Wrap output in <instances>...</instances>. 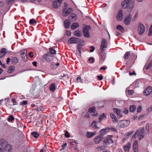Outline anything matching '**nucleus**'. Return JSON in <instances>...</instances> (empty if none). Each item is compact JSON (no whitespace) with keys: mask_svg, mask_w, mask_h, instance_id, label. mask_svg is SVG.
I'll return each mask as SVG.
<instances>
[{"mask_svg":"<svg viewBox=\"0 0 152 152\" xmlns=\"http://www.w3.org/2000/svg\"><path fill=\"white\" fill-rule=\"evenodd\" d=\"M135 0H124L121 3L122 7L124 9H127V11L131 12L134 6Z\"/></svg>","mask_w":152,"mask_h":152,"instance_id":"f257e3e1","label":"nucleus"},{"mask_svg":"<svg viewBox=\"0 0 152 152\" xmlns=\"http://www.w3.org/2000/svg\"><path fill=\"white\" fill-rule=\"evenodd\" d=\"M11 150V146L7 143L5 139L0 140V152H10Z\"/></svg>","mask_w":152,"mask_h":152,"instance_id":"f03ea898","label":"nucleus"},{"mask_svg":"<svg viewBox=\"0 0 152 152\" xmlns=\"http://www.w3.org/2000/svg\"><path fill=\"white\" fill-rule=\"evenodd\" d=\"M144 128H140L136 131L135 133L132 135V139H134L136 137H138L139 139L140 140L144 137Z\"/></svg>","mask_w":152,"mask_h":152,"instance_id":"7ed1b4c3","label":"nucleus"},{"mask_svg":"<svg viewBox=\"0 0 152 152\" xmlns=\"http://www.w3.org/2000/svg\"><path fill=\"white\" fill-rule=\"evenodd\" d=\"M130 123L129 120H121L116 125L119 128H123L127 126Z\"/></svg>","mask_w":152,"mask_h":152,"instance_id":"20e7f679","label":"nucleus"},{"mask_svg":"<svg viewBox=\"0 0 152 152\" xmlns=\"http://www.w3.org/2000/svg\"><path fill=\"white\" fill-rule=\"evenodd\" d=\"M91 27L89 26H86L83 28V36L85 37H89L90 34L89 30H90Z\"/></svg>","mask_w":152,"mask_h":152,"instance_id":"39448f33","label":"nucleus"},{"mask_svg":"<svg viewBox=\"0 0 152 152\" xmlns=\"http://www.w3.org/2000/svg\"><path fill=\"white\" fill-rule=\"evenodd\" d=\"M145 30V28L144 27L143 24L140 22L138 26V33L140 35H142L144 33Z\"/></svg>","mask_w":152,"mask_h":152,"instance_id":"423d86ee","label":"nucleus"},{"mask_svg":"<svg viewBox=\"0 0 152 152\" xmlns=\"http://www.w3.org/2000/svg\"><path fill=\"white\" fill-rule=\"evenodd\" d=\"M43 58L47 61L50 62L53 60V56L50 52H48L43 55Z\"/></svg>","mask_w":152,"mask_h":152,"instance_id":"0eeeda50","label":"nucleus"},{"mask_svg":"<svg viewBox=\"0 0 152 152\" xmlns=\"http://www.w3.org/2000/svg\"><path fill=\"white\" fill-rule=\"evenodd\" d=\"M107 48V41L106 39L102 38V39L100 49L102 52L105 50Z\"/></svg>","mask_w":152,"mask_h":152,"instance_id":"6e6552de","label":"nucleus"},{"mask_svg":"<svg viewBox=\"0 0 152 152\" xmlns=\"http://www.w3.org/2000/svg\"><path fill=\"white\" fill-rule=\"evenodd\" d=\"M62 0H55L52 3L53 8L57 9L60 6L61 4Z\"/></svg>","mask_w":152,"mask_h":152,"instance_id":"1a4fd4ad","label":"nucleus"},{"mask_svg":"<svg viewBox=\"0 0 152 152\" xmlns=\"http://www.w3.org/2000/svg\"><path fill=\"white\" fill-rule=\"evenodd\" d=\"M21 51V56L22 57V60L23 61L26 62L27 60V58L26 54L27 50L26 49H24Z\"/></svg>","mask_w":152,"mask_h":152,"instance_id":"9d476101","label":"nucleus"},{"mask_svg":"<svg viewBox=\"0 0 152 152\" xmlns=\"http://www.w3.org/2000/svg\"><path fill=\"white\" fill-rule=\"evenodd\" d=\"M132 16L131 14L127 15L125 20L124 21V23L126 25H128L130 24L132 19Z\"/></svg>","mask_w":152,"mask_h":152,"instance_id":"9b49d317","label":"nucleus"},{"mask_svg":"<svg viewBox=\"0 0 152 152\" xmlns=\"http://www.w3.org/2000/svg\"><path fill=\"white\" fill-rule=\"evenodd\" d=\"M79 41V39L78 38H76L74 37L70 38L68 42L70 44H76Z\"/></svg>","mask_w":152,"mask_h":152,"instance_id":"f8f14e48","label":"nucleus"},{"mask_svg":"<svg viewBox=\"0 0 152 152\" xmlns=\"http://www.w3.org/2000/svg\"><path fill=\"white\" fill-rule=\"evenodd\" d=\"M113 111L116 114V115L118 119L121 118L123 117V116L121 113V110L117 108H114Z\"/></svg>","mask_w":152,"mask_h":152,"instance_id":"ddd939ff","label":"nucleus"},{"mask_svg":"<svg viewBox=\"0 0 152 152\" xmlns=\"http://www.w3.org/2000/svg\"><path fill=\"white\" fill-rule=\"evenodd\" d=\"M152 91V88L150 86H148L146 89L144 91V95L147 96L150 95Z\"/></svg>","mask_w":152,"mask_h":152,"instance_id":"4468645a","label":"nucleus"},{"mask_svg":"<svg viewBox=\"0 0 152 152\" xmlns=\"http://www.w3.org/2000/svg\"><path fill=\"white\" fill-rule=\"evenodd\" d=\"M73 12V10L71 8H69L67 11L65 9H64L63 10L62 15L64 17L67 16Z\"/></svg>","mask_w":152,"mask_h":152,"instance_id":"2eb2a0df","label":"nucleus"},{"mask_svg":"<svg viewBox=\"0 0 152 152\" xmlns=\"http://www.w3.org/2000/svg\"><path fill=\"white\" fill-rule=\"evenodd\" d=\"M123 11L120 10L119 11L116 15V18L118 21H121L123 18Z\"/></svg>","mask_w":152,"mask_h":152,"instance_id":"dca6fc26","label":"nucleus"},{"mask_svg":"<svg viewBox=\"0 0 152 152\" xmlns=\"http://www.w3.org/2000/svg\"><path fill=\"white\" fill-rule=\"evenodd\" d=\"M110 118L113 121V122L114 123H117L118 122V119H117L114 114L112 113H110Z\"/></svg>","mask_w":152,"mask_h":152,"instance_id":"f3484780","label":"nucleus"},{"mask_svg":"<svg viewBox=\"0 0 152 152\" xmlns=\"http://www.w3.org/2000/svg\"><path fill=\"white\" fill-rule=\"evenodd\" d=\"M102 137L101 135H98L94 138V141L96 144H98L102 140Z\"/></svg>","mask_w":152,"mask_h":152,"instance_id":"a211bd4d","label":"nucleus"},{"mask_svg":"<svg viewBox=\"0 0 152 152\" xmlns=\"http://www.w3.org/2000/svg\"><path fill=\"white\" fill-rule=\"evenodd\" d=\"M131 143L130 142H128L124 146V149L126 152H129V149L130 148Z\"/></svg>","mask_w":152,"mask_h":152,"instance_id":"6ab92c4d","label":"nucleus"},{"mask_svg":"<svg viewBox=\"0 0 152 152\" xmlns=\"http://www.w3.org/2000/svg\"><path fill=\"white\" fill-rule=\"evenodd\" d=\"M109 131H107L106 128L104 129H102L99 131V133L100 134L99 135H101V137H103V136L104 135L106 134Z\"/></svg>","mask_w":152,"mask_h":152,"instance_id":"aec40b11","label":"nucleus"},{"mask_svg":"<svg viewBox=\"0 0 152 152\" xmlns=\"http://www.w3.org/2000/svg\"><path fill=\"white\" fill-rule=\"evenodd\" d=\"M77 16L76 14L73 13L69 17V19L72 21H74L77 19Z\"/></svg>","mask_w":152,"mask_h":152,"instance_id":"412c9836","label":"nucleus"},{"mask_svg":"<svg viewBox=\"0 0 152 152\" xmlns=\"http://www.w3.org/2000/svg\"><path fill=\"white\" fill-rule=\"evenodd\" d=\"M6 53V49L5 48H3L0 51V58H1L5 56Z\"/></svg>","mask_w":152,"mask_h":152,"instance_id":"4be33fe9","label":"nucleus"},{"mask_svg":"<svg viewBox=\"0 0 152 152\" xmlns=\"http://www.w3.org/2000/svg\"><path fill=\"white\" fill-rule=\"evenodd\" d=\"M114 141L113 140H108L107 139H105L104 140V143L107 145H109L113 143Z\"/></svg>","mask_w":152,"mask_h":152,"instance_id":"5701e85b","label":"nucleus"},{"mask_svg":"<svg viewBox=\"0 0 152 152\" xmlns=\"http://www.w3.org/2000/svg\"><path fill=\"white\" fill-rule=\"evenodd\" d=\"M95 134V133L92 132H88L86 133V136L87 138H91Z\"/></svg>","mask_w":152,"mask_h":152,"instance_id":"b1692460","label":"nucleus"},{"mask_svg":"<svg viewBox=\"0 0 152 152\" xmlns=\"http://www.w3.org/2000/svg\"><path fill=\"white\" fill-rule=\"evenodd\" d=\"M64 24L65 28H68L70 26V23L69 20H66L64 22Z\"/></svg>","mask_w":152,"mask_h":152,"instance_id":"393cba45","label":"nucleus"},{"mask_svg":"<svg viewBox=\"0 0 152 152\" xmlns=\"http://www.w3.org/2000/svg\"><path fill=\"white\" fill-rule=\"evenodd\" d=\"M107 131L110 130V131H112L113 132H117L118 131L114 127L111 126H108L106 128Z\"/></svg>","mask_w":152,"mask_h":152,"instance_id":"a878e982","label":"nucleus"},{"mask_svg":"<svg viewBox=\"0 0 152 152\" xmlns=\"http://www.w3.org/2000/svg\"><path fill=\"white\" fill-rule=\"evenodd\" d=\"M49 89L50 91H54L56 89V85L54 83H51L50 85Z\"/></svg>","mask_w":152,"mask_h":152,"instance_id":"bb28decb","label":"nucleus"},{"mask_svg":"<svg viewBox=\"0 0 152 152\" xmlns=\"http://www.w3.org/2000/svg\"><path fill=\"white\" fill-rule=\"evenodd\" d=\"M79 26V24L77 22H75L71 26V28L72 29H75V28L78 27Z\"/></svg>","mask_w":152,"mask_h":152,"instance_id":"cd10ccee","label":"nucleus"},{"mask_svg":"<svg viewBox=\"0 0 152 152\" xmlns=\"http://www.w3.org/2000/svg\"><path fill=\"white\" fill-rule=\"evenodd\" d=\"M74 34L75 36L78 37H80L81 35V31L78 30H76L74 32Z\"/></svg>","mask_w":152,"mask_h":152,"instance_id":"c85d7f7f","label":"nucleus"},{"mask_svg":"<svg viewBox=\"0 0 152 152\" xmlns=\"http://www.w3.org/2000/svg\"><path fill=\"white\" fill-rule=\"evenodd\" d=\"M98 123L97 121H94L92 122L91 124V126L92 127L96 129H99V128L98 126H96V123Z\"/></svg>","mask_w":152,"mask_h":152,"instance_id":"c756f323","label":"nucleus"},{"mask_svg":"<svg viewBox=\"0 0 152 152\" xmlns=\"http://www.w3.org/2000/svg\"><path fill=\"white\" fill-rule=\"evenodd\" d=\"M106 116L104 114H102V115L99 116V120L100 123H101V121L104 119H106Z\"/></svg>","mask_w":152,"mask_h":152,"instance_id":"7c9ffc66","label":"nucleus"},{"mask_svg":"<svg viewBox=\"0 0 152 152\" xmlns=\"http://www.w3.org/2000/svg\"><path fill=\"white\" fill-rule=\"evenodd\" d=\"M116 29L120 30L122 33H124V28L121 25H118L116 26Z\"/></svg>","mask_w":152,"mask_h":152,"instance_id":"2f4dec72","label":"nucleus"},{"mask_svg":"<svg viewBox=\"0 0 152 152\" xmlns=\"http://www.w3.org/2000/svg\"><path fill=\"white\" fill-rule=\"evenodd\" d=\"M31 134L32 136L34 137L36 139L38 138L39 135V133L36 132H32L31 133Z\"/></svg>","mask_w":152,"mask_h":152,"instance_id":"473e14b6","label":"nucleus"},{"mask_svg":"<svg viewBox=\"0 0 152 152\" xmlns=\"http://www.w3.org/2000/svg\"><path fill=\"white\" fill-rule=\"evenodd\" d=\"M133 149H138V141L137 140H135L134 142L133 145Z\"/></svg>","mask_w":152,"mask_h":152,"instance_id":"72a5a7b5","label":"nucleus"},{"mask_svg":"<svg viewBox=\"0 0 152 152\" xmlns=\"http://www.w3.org/2000/svg\"><path fill=\"white\" fill-rule=\"evenodd\" d=\"M11 61L14 64H16L18 62V59L17 57H12L11 58Z\"/></svg>","mask_w":152,"mask_h":152,"instance_id":"f704fd0d","label":"nucleus"},{"mask_svg":"<svg viewBox=\"0 0 152 152\" xmlns=\"http://www.w3.org/2000/svg\"><path fill=\"white\" fill-rule=\"evenodd\" d=\"M15 67L13 66H10L8 68V72L9 73H12L14 70Z\"/></svg>","mask_w":152,"mask_h":152,"instance_id":"c9c22d12","label":"nucleus"},{"mask_svg":"<svg viewBox=\"0 0 152 152\" xmlns=\"http://www.w3.org/2000/svg\"><path fill=\"white\" fill-rule=\"evenodd\" d=\"M152 66V60H151L150 61L149 63L147 65L145 66V68L146 70L148 69L151 68Z\"/></svg>","mask_w":152,"mask_h":152,"instance_id":"e433bc0d","label":"nucleus"},{"mask_svg":"<svg viewBox=\"0 0 152 152\" xmlns=\"http://www.w3.org/2000/svg\"><path fill=\"white\" fill-rule=\"evenodd\" d=\"M82 48V45L78 44L77 45V49L79 53L80 54L81 53V50Z\"/></svg>","mask_w":152,"mask_h":152,"instance_id":"4c0bfd02","label":"nucleus"},{"mask_svg":"<svg viewBox=\"0 0 152 152\" xmlns=\"http://www.w3.org/2000/svg\"><path fill=\"white\" fill-rule=\"evenodd\" d=\"M88 111L89 112H90V113H94L95 111V108L94 106L91 107L89 108Z\"/></svg>","mask_w":152,"mask_h":152,"instance_id":"58836bf2","label":"nucleus"},{"mask_svg":"<svg viewBox=\"0 0 152 152\" xmlns=\"http://www.w3.org/2000/svg\"><path fill=\"white\" fill-rule=\"evenodd\" d=\"M130 55V53L129 52H126L124 55V58L125 59H127L128 57H129Z\"/></svg>","mask_w":152,"mask_h":152,"instance_id":"ea45409f","label":"nucleus"},{"mask_svg":"<svg viewBox=\"0 0 152 152\" xmlns=\"http://www.w3.org/2000/svg\"><path fill=\"white\" fill-rule=\"evenodd\" d=\"M136 109V107L134 105H131L130 107V112H134Z\"/></svg>","mask_w":152,"mask_h":152,"instance_id":"a19ab883","label":"nucleus"},{"mask_svg":"<svg viewBox=\"0 0 152 152\" xmlns=\"http://www.w3.org/2000/svg\"><path fill=\"white\" fill-rule=\"evenodd\" d=\"M29 23L30 25H34L35 23L36 24L37 21L34 19H31L30 20Z\"/></svg>","mask_w":152,"mask_h":152,"instance_id":"79ce46f5","label":"nucleus"},{"mask_svg":"<svg viewBox=\"0 0 152 152\" xmlns=\"http://www.w3.org/2000/svg\"><path fill=\"white\" fill-rule=\"evenodd\" d=\"M49 50L50 52V53L52 55L53 54H54L56 53V51L52 48H50Z\"/></svg>","mask_w":152,"mask_h":152,"instance_id":"37998d69","label":"nucleus"},{"mask_svg":"<svg viewBox=\"0 0 152 152\" xmlns=\"http://www.w3.org/2000/svg\"><path fill=\"white\" fill-rule=\"evenodd\" d=\"M14 120V118L12 115H10L9 118L7 119V120L9 122L12 121Z\"/></svg>","mask_w":152,"mask_h":152,"instance_id":"c03bdc74","label":"nucleus"},{"mask_svg":"<svg viewBox=\"0 0 152 152\" xmlns=\"http://www.w3.org/2000/svg\"><path fill=\"white\" fill-rule=\"evenodd\" d=\"M76 81L78 82H80L81 83H83V80L81 78L80 76H78L76 79Z\"/></svg>","mask_w":152,"mask_h":152,"instance_id":"a18cd8bd","label":"nucleus"},{"mask_svg":"<svg viewBox=\"0 0 152 152\" xmlns=\"http://www.w3.org/2000/svg\"><path fill=\"white\" fill-rule=\"evenodd\" d=\"M101 56H102L101 60L102 61L104 60L105 59L106 57L105 54H104L102 52V53L101 54Z\"/></svg>","mask_w":152,"mask_h":152,"instance_id":"49530a36","label":"nucleus"},{"mask_svg":"<svg viewBox=\"0 0 152 152\" xmlns=\"http://www.w3.org/2000/svg\"><path fill=\"white\" fill-rule=\"evenodd\" d=\"M88 60L90 63H93L94 62V59L93 57H90L88 59Z\"/></svg>","mask_w":152,"mask_h":152,"instance_id":"de8ad7c7","label":"nucleus"},{"mask_svg":"<svg viewBox=\"0 0 152 152\" xmlns=\"http://www.w3.org/2000/svg\"><path fill=\"white\" fill-rule=\"evenodd\" d=\"M27 101H26V100H24L23 101H22L20 103V105H26L27 104Z\"/></svg>","mask_w":152,"mask_h":152,"instance_id":"09e8293b","label":"nucleus"},{"mask_svg":"<svg viewBox=\"0 0 152 152\" xmlns=\"http://www.w3.org/2000/svg\"><path fill=\"white\" fill-rule=\"evenodd\" d=\"M113 137V136L112 135H108L105 139H107L108 140H112V139H111V138Z\"/></svg>","mask_w":152,"mask_h":152,"instance_id":"8fccbe9b","label":"nucleus"},{"mask_svg":"<svg viewBox=\"0 0 152 152\" xmlns=\"http://www.w3.org/2000/svg\"><path fill=\"white\" fill-rule=\"evenodd\" d=\"M127 92L129 95H132L134 92L133 90H129L127 91Z\"/></svg>","mask_w":152,"mask_h":152,"instance_id":"3c124183","label":"nucleus"},{"mask_svg":"<svg viewBox=\"0 0 152 152\" xmlns=\"http://www.w3.org/2000/svg\"><path fill=\"white\" fill-rule=\"evenodd\" d=\"M65 136L67 138H69L70 137V134L69 133H68L67 131H66L65 133Z\"/></svg>","mask_w":152,"mask_h":152,"instance_id":"603ef678","label":"nucleus"},{"mask_svg":"<svg viewBox=\"0 0 152 152\" xmlns=\"http://www.w3.org/2000/svg\"><path fill=\"white\" fill-rule=\"evenodd\" d=\"M122 112L126 114L128 113V108H125V110H123Z\"/></svg>","mask_w":152,"mask_h":152,"instance_id":"864d4df0","label":"nucleus"},{"mask_svg":"<svg viewBox=\"0 0 152 152\" xmlns=\"http://www.w3.org/2000/svg\"><path fill=\"white\" fill-rule=\"evenodd\" d=\"M97 78L99 80H101L103 79V76L102 75L97 76Z\"/></svg>","mask_w":152,"mask_h":152,"instance_id":"5fc2aeb1","label":"nucleus"},{"mask_svg":"<svg viewBox=\"0 0 152 152\" xmlns=\"http://www.w3.org/2000/svg\"><path fill=\"white\" fill-rule=\"evenodd\" d=\"M28 55L31 58H33L34 57L33 53V52H30L29 53Z\"/></svg>","mask_w":152,"mask_h":152,"instance_id":"6e6d98bb","label":"nucleus"},{"mask_svg":"<svg viewBox=\"0 0 152 152\" xmlns=\"http://www.w3.org/2000/svg\"><path fill=\"white\" fill-rule=\"evenodd\" d=\"M141 107L140 106H139L137 109V112L138 113H139L141 111Z\"/></svg>","mask_w":152,"mask_h":152,"instance_id":"4d7b16f0","label":"nucleus"},{"mask_svg":"<svg viewBox=\"0 0 152 152\" xmlns=\"http://www.w3.org/2000/svg\"><path fill=\"white\" fill-rule=\"evenodd\" d=\"M91 49H90V52H93L95 50V48L93 46H91L90 47Z\"/></svg>","mask_w":152,"mask_h":152,"instance_id":"13d9d810","label":"nucleus"},{"mask_svg":"<svg viewBox=\"0 0 152 152\" xmlns=\"http://www.w3.org/2000/svg\"><path fill=\"white\" fill-rule=\"evenodd\" d=\"M38 107L39 108V110H40V111H43L44 110V108H43L42 106H40Z\"/></svg>","mask_w":152,"mask_h":152,"instance_id":"bf43d9fd","label":"nucleus"},{"mask_svg":"<svg viewBox=\"0 0 152 152\" xmlns=\"http://www.w3.org/2000/svg\"><path fill=\"white\" fill-rule=\"evenodd\" d=\"M66 34L68 36H71V32L69 31H67L66 32Z\"/></svg>","mask_w":152,"mask_h":152,"instance_id":"052dcab7","label":"nucleus"},{"mask_svg":"<svg viewBox=\"0 0 152 152\" xmlns=\"http://www.w3.org/2000/svg\"><path fill=\"white\" fill-rule=\"evenodd\" d=\"M117 102V104H123L124 103V102L122 100H118L117 101V102Z\"/></svg>","mask_w":152,"mask_h":152,"instance_id":"680f3d73","label":"nucleus"},{"mask_svg":"<svg viewBox=\"0 0 152 152\" xmlns=\"http://www.w3.org/2000/svg\"><path fill=\"white\" fill-rule=\"evenodd\" d=\"M85 117L86 118H89L90 117L89 114V113H87L85 116Z\"/></svg>","mask_w":152,"mask_h":152,"instance_id":"e2e57ef3","label":"nucleus"},{"mask_svg":"<svg viewBox=\"0 0 152 152\" xmlns=\"http://www.w3.org/2000/svg\"><path fill=\"white\" fill-rule=\"evenodd\" d=\"M66 145H67V144H66V143H65L63 145L61 146L62 149H64L65 148V147H66Z\"/></svg>","mask_w":152,"mask_h":152,"instance_id":"0e129e2a","label":"nucleus"},{"mask_svg":"<svg viewBox=\"0 0 152 152\" xmlns=\"http://www.w3.org/2000/svg\"><path fill=\"white\" fill-rule=\"evenodd\" d=\"M12 101H13V102L14 103V105H15L16 104L15 103H16V99H15L14 98H13L12 99Z\"/></svg>","mask_w":152,"mask_h":152,"instance_id":"69168bd1","label":"nucleus"},{"mask_svg":"<svg viewBox=\"0 0 152 152\" xmlns=\"http://www.w3.org/2000/svg\"><path fill=\"white\" fill-rule=\"evenodd\" d=\"M129 75H136V73H135L134 71H133V72H132V73H131V72H129Z\"/></svg>","mask_w":152,"mask_h":152,"instance_id":"338daca9","label":"nucleus"},{"mask_svg":"<svg viewBox=\"0 0 152 152\" xmlns=\"http://www.w3.org/2000/svg\"><path fill=\"white\" fill-rule=\"evenodd\" d=\"M10 58H7V60L6 61V62L7 64H9L10 63Z\"/></svg>","mask_w":152,"mask_h":152,"instance_id":"774afa93","label":"nucleus"}]
</instances>
